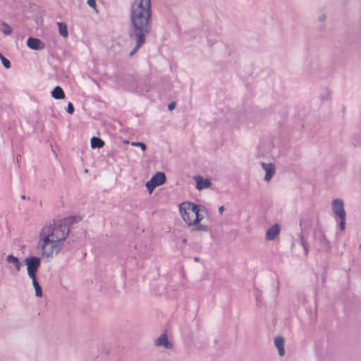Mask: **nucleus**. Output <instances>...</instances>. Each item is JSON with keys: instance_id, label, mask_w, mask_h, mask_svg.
I'll list each match as a JSON object with an SVG mask.
<instances>
[{"instance_id": "1", "label": "nucleus", "mask_w": 361, "mask_h": 361, "mask_svg": "<svg viewBox=\"0 0 361 361\" xmlns=\"http://www.w3.org/2000/svg\"><path fill=\"white\" fill-rule=\"evenodd\" d=\"M68 224L67 219H54L41 228L37 248L42 256L52 258L60 252L70 232Z\"/></svg>"}, {"instance_id": "2", "label": "nucleus", "mask_w": 361, "mask_h": 361, "mask_svg": "<svg viewBox=\"0 0 361 361\" xmlns=\"http://www.w3.org/2000/svg\"><path fill=\"white\" fill-rule=\"evenodd\" d=\"M68 224L67 219H54L41 228L37 248L42 256L52 258L60 252L70 232Z\"/></svg>"}, {"instance_id": "3", "label": "nucleus", "mask_w": 361, "mask_h": 361, "mask_svg": "<svg viewBox=\"0 0 361 361\" xmlns=\"http://www.w3.org/2000/svg\"><path fill=\"white\" fill-rule=\"evenodd\" d=\"M151 0H134L130 6L129 39L130 43H135V47L129 54L130 56L145 43V37L151 29Z\"/></svg>"}, {"instance_id": "4", "label": "nucleus", "mask_w": 361, "mask_h": 361, "mask_svg": "<svg viewBox=\"0 0 361 361\" xmlns=\"http://www.w3.org/2000/svg\"><path fill=\"white\" fill-rule=\"evenodd\" d=\"M179 210L183 219L189 226L195 225L203 219L200 214V206L192 202H183L180 204Z\"/></svg>"}, {"instance_id": "5", "label": "nucleus", "mask_w": 361, "mask_h": 361, "mask_svg": "<svg viewBox=\"0 0 361 361\" xmlns=\"http://www.w3.org/2000/svg\"><path fill=\"white\" fill-rule=\"evenodd\" d=\"M331 209L334 214L340 220L339 226L341 231L345 230L346 213L344 209V202L341 199H334L331 202Z\"/></svg>"}, {"instance_id": "6", "label": "nucleus", "mask_w": 361, "mask_h": 361, "mask_svg": "<svg viewBox=\"0 0 361 361\" xmlns=\"http://www.w3.org/2000/svg\"><path fill=\"white\" fill-rule=\"evenodd\" d=\"M24 262L27 266V276L30 278L36 276L37 271L41 264L40 258L35 256L28 257L25 258Z\"/></svg>"}, {"instance_id": "7", "label": "nucleus", "mask_w": 361, "mask_h": 361, "mask_svg": "<svg viewBox=\"0 0 361 361\" xmlns=\"http://www.w3.org/2000/svg\"><path fill=\"white\" fill-rule=\"evenodd\" d=\"M166 180V177L165 173L163 172H157L146 183L145 185L148 192L152 193L155 188L163 185Z\"/></svg>"}, {"instance_id": "8", "label": "nucleus", "mask_w": 361, "mask_h": 361, "mask_svg": "<svg viewBox=\"0 0 361 361\" xmlns=\"http://www.w3.org/2000/svg\"><path fill=\"white\" fill-rule=\"evenodd\" d=\"M6 262L8 264V269L11 271L18 273L20 271L22 264L18 257L10 254L6 256Z\"/></svg>"}, {"instance_id": "9", "label": "nucleus", "mask_w": 361, "mask_h": 361, "mask_svg": "<svg viewBox=\"0 0 361 361\" xmlns=\"http://www.w3.org/2000/svg\"><path fill=\"white\" fill-rule=\"evenodd\" d=\"M154 345L157 347H163L166 349H172L173 343L169 340L166 334H161L157 339L154 340Z\"/></svg>"}, {"instance_id": "10", "label": "nucleus", "mask_w": 361, "mask_h": 361, "mask_svg": "<svg viewBox=\"0 0 361 361\" xmlns=\"http://www.w3.org/2000/svg\"><path fill=\"white\" fill-rule=\"evenodd\" d=\"M261 166L264 171H265V176L264 180L267 182H269L273 177V176L276 173L275 166L271 163H261Z\"/></svg>"}, {"instance_id": "11", "label": "nucleus", "mask_w": 361, "mask_h": 361, "mask_svg": "<svg viewBox=\"0 0 361 361\" xmlns=\"http://www.w3.org/2000/svg\"><path fill=\"white\" fill-rule=\"evenodd\" d=\"M194 180H195V188L198 190H202L204 189L209 188L212 185V183L209 179L204 178L201 176H195Z\"/></svg>"}, {"instance_id": "12", "label": "nucleus", "mask_w": 361, "mask_h": 361, "mask_svg": "<svg viewBox=\"0 0 361 361\" xmlns=\"http://www.w3.org/2000/svg\"><path fill=\"white\" fill-rule=\"evenodd\" d=\"M281 231V226L275 224L269 228L265 234V239L268 241L274 240Z\"/></svg>"}, {"instance_id": "13", "label": "nucleus", "mask_w": 361, "mask_h": 361, "mask_svg": "<svg viewBox=\"0 0 361 361\" xmlns=\"http://www.w3.org/2000/svg\"><path fill=\"white\" fill-rule=\"evenodd\" d=\"M27 46L32 50H42L45 47V44L42 40L31 37L27 40Z\"/></svg>"}, {"instance_id": "14", "label": "nucleus", "mask_w": 361, "mask_h": 361, "mask_svg": "<svg viewBox=\"0 0 361 361\" xmlns=\"http://www.w3.org/2000/svg\"><path fill=\"white\" fill-rule=\"evenodd\" d=\"M284 338L281 336H278L274 338V345L278 350L279 355L282 357L285 355L286 351L284 348Z\"/></svg>"}, {"instance_id": "15", "label": "nucleus", "mask_w": 361, "mask_h": 361, "mask_svg": "<svg viewBox=\"0 0 361 361\" xmlns=\"http://www.w3.org/2000/svg\"><path fill=\"white\" fill-rule=\"evenodd\" d=\"M51 96L56 99H62L65 97V94L60 86H56L52 90Z\"/></svg>"}, {"instance_id": "16", "label": "nucleus", "mask_w": 361, "mask_h": 361, "mask_svg": "<svg viewBox=\"0 0 361 361\" xmlns=\"http://www.w3.org/2000/svg\"><path fill=\"white\" fill-rule=\"evenodd\" d=\"M32 285L34 286L35 290V295L37 297H42V290L41 286L39 285V282L37 280L36 276L31 277Z\"/></svg>"}, {"instance_id": "17", "label": "nucleus", "mask_w": 361, "mask_h": 361, "mask_svg": "<svg viewBox=\"0 0 361 361\" xmlns=\"http://www.w3.org/2000/svg\"><path fill=\"white\" fill-rule=\"evenodd\" d=\"M104 145V142L98 137H92L91 138L92 148H102Z\"/></svg>"}, {"instance_id": "18", "label": "nucleus", "mask_w": 361, "mask_h": 361, "mask_svg": "<svg viewBox=\"0 0 361 361\" xmlns=\"http://www.w3.org/2000/svg\"><path fill=\"white\" fill-rule=\"evenodd\" d=\"M57 26H58V28H59V34L62 37H63L65 38L67 37L68 35V32L66 24L64 23L58 22L57 23Z\"/></svg>"}, {"instance_id": "19", "label": "nucleus", "mask_w": 361, "mask_h": 361, "mask_svg": "<svg viewBox=\"0 0 361 361\" xmlns=\"http://www.w3.org/2000/svg\"><path fill=\"white\" fill-rule=\"evenodd\" d=\"M2 26H3L2 32L6 35H8L11 34L13 30H12V27L8 24H7L6 23H3Z\"/></svg>"}, {"instance_id": "20", "label": "nucleus", "mask_w": 361, "mask_h": 361, "mask_svg": "<svg viewBox=\"0 0 361 361\" xmlns=\"http://www.w3.org/2000/svg\"><path fill=\"white\" fill-rule=\"evenodd\" d=\"M300 244L303 247V250H304V252H305V254L307 255L308 253V249H307V243L305 242L304 239H303V236L302 234L300 235Z\"/></svg>"}, {"instance_id": "21", "label": "nucleus", "mask_w": 361, "mask_h": 361, "mask_svg": "<svg viewBox=\"0 0 361 361\" xmlns=\"http://www.w3.org/2000/svg\"><path fill=\"white\" fill-rule=\"evenodd\" d=\"M1 61L6 68H9L11 67L10 61L4 56H1Z\"/></svg>"}, {"instance_id": "22", "label": "nucleus", "mask_w": 361, "mask_h": 361, "mask_svg": "<svg viewBox=\"0 0 361 361\" xmlns=\"http://www.w3.org/2000/svg\"><path fill=\"white\" fill-rule=\"evenodd\" d=\"M133 146H137L138 147H140L142 151H145L146 149V145L143 142H133L131 143Z\"/></svg>"}, {"instance_id": "23", "label": "nucleus", "mask_w": 361, "mask_h": 361, "mask_svg": "<svg viewBox=\"0 0 361 361\" xmlns=\"http://www.w3.org/2000/svg\"><path fill=\"white\" fill-rule=\"evenodd\" d=\"M87 4H88L89 6L92 8L94 11H97L96 2L94 0H87Z\"/></svg>"}, {"instance_id": "24", "label": "nucleus", "mask_w": 361, "mask_h": 361, "mask_svg": "<svg viewBox=\"0 0 361 361\" xmlns=\"http://www.w3.org/2000/svg\"><path fill=\"white\" fill-rule=\"evenodd\" d=\"M67 112L70 114H73V111H74V107H73V105L70 102L68 103V106H67Z\"/></svg>"}, {"instance_id": "25", "label": "nucleus", "mask_w": 361, "mask_h": 361, "mask_svg": "<svg viewBox=\"0 0 361 361\" xmlns=\"http://www.w3.org/2000/svg\"><path fill=\"white\" fill-rule=\"evenodd\" d=\"M207 228L206 226L200 225V226H197V230H198V231H206Z\"/></svg>"}, {"instance_id": "26", "label": "nucleus", "mask_w": 361, "mask_h": 361, "mask_svg": "<svg viewBox=\"0 0 361 361\" xmlns=\"http://www.w3.org/2000/svg\"><path fill=\"white\" fill-rule=\"evenodd\" d=\"M135 91L137 92H140V93H144V92H147L148 91V90L147 89H145V90L141 89V90H140V88L137 87H135Z\"/></svg>"}, {"instance_id": "27", "label": "nucleus", "mask_w": 361, "mask_h": 361, "mask_svg": "<svg viewBox=\"0 0 361 361\" xmlns=\"http://www.w3.org/2000/svg\"><path fill=\"white\" fill-rule=\"evenodd\" d=\"M175 106H176V104H175V102H172V103H171V104H169V106H168V109H169V110H173V109L175 108Z\"/></svg>"}, {"instance_id": "28", "label": "nucleus", "mask_w": 361, "mask_h": 361, "mask_svg": "<svg viewBox=\"0 0 361 361\" xmlns=\"http://www.w3.org/2000/svg\"><path fill=\"white\" fill-rule=\"evenodd\" d=\"M224 206H222V205H221V206H220V207H219V213H220V214H222V213L224 212Z\"/></svg>"}, {"instance_id": "29", "label": "nucleus", "mask_w": 361, "mask_h": 361, "mask_svg": "<svg viewBox=\"0 0 361 361\" xmlns=\"http://www.w3.org/2000/svg\"><path fill=\"white\" fill-rule=\"evenodd\" d=\"M20 159H21V157H20V155H17V156H16V161H17L18 163H20Z\"/></svg>"}, {"instance_id": "30", "label": "nucleus", "mask_w": 361, "mask_h": 361, "mask_svg": "<svg viewBox=\"0 0 361 361\" xmlns=\"http://www.w3.org/2000/svg\"><path fill=\"white\" fill-rule=\"evenodd\" d=\"M319 19L320 21H323V20H325V16H322L319 17Z\"/></svg>"}, {"instance_id": "31", "label": "nucleus", "mask_w": 361, "mask_h": 361, "mask_svg": "<svg viewBox=\"0 0 361 361\" xmlns=\"http://www.w3.org/2000/svg\"><path fill=\"white\" fill-rule=\"evenodd\" d=\"M195 261H196V262L199 261V258L198 257H195Z\"/></svg>"}, {"instance_id": "32", "label": "nucleus", "mask_w": 361, "mask_h": 361, "mask_svg": "<svg viewBox=\"0 0 361 361\" xmlns=\"http://www.w3.org/2000/svg\"><path fill=\"white\" fill-rule=\"evenodd\" d=\"M1 56H4L1 53H0V59H1Z\"/></svg>"}, {"instance_id": "33", "label": "nucleus", "mask_w": 361, "mask_h": 361, "mask_svg": "<svg viewBox=\"0 0 361 361\" xmlns=\"http://www.w3.org/2000/svg\"><path fill=\"white\" fill-rule=\"evenodd\" d=\"M360 248H361V244H360Z\"/></svg>"}]
</instances>
